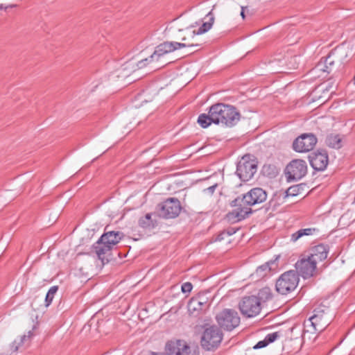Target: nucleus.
I'll use <instances>...</instances> for the list:
<instances>
[{"label": "nucleus", "instance_id": "1", "mask_svg": "<svg viewBox=\"0 0 355 355\" xmlns=\"http://www.w3.org/2000/svg\"><path fill=\"white\" fill-rule=\"evenodd\" d=\"M267 196L266 191L262 188L254 187L238 196L230 202L231 207L235 208L226 214V220L231 223H234L247 218L253 213L251 207L265 202Z\"/></svg>", "mask_w": 355, "mask_h": 355}, {"label": "nucleus", "instance_id": "2", "mask_svg": "<svg viewBox=\"0 0 355 355\" xmlns=\"http://www.w3.org/2000/svg\"><path fill=\"white\" fill-rule=\"evenodd\" d=\"M349 51V49L344 45L334 48L326 58L320 60L317 64V68L327 73L337 71L348 61Z\"/></svg>", "mask_w": 355, "mask_h": 355}, {"label": "nucleus", "instance_id": "3", "mask_svg": "<svg viewBox=\"0 0 355 355\" xmlns=\"http://www.w3.org/2000/svg\"><path fill=\"white\" fill-rule=\"evenodd\" d=\"M211 116H213L214 123L232 127L240 119V114L235 107L224 103H216L210 107Z\"/></svg>", "mask_w": 355, "mask_h": 355}, {"label": "nucleus", "instance_id": "4", "mask_svg": "<svg viewBox=\"0 0 355 355\" xmlns=\"http://www.w3.org/2000/svg\"><path fill=\"white\" fill-rule=\"evenodd\" d=\"M105 230H107V227ZM124 237V234L119 231H105L92 247L99 259L103 262L105 255L110 252L114 246Z\"/></svg>", "mask_w": 355, "mask_h": 355}, {"label": "nucleus", "instance_id": "5", "mask_svg": "<svg viewBox=\"0 0 355 355\" xmlns=\"http://www.w3.org/2000/svg\"><path fill=\"white\" fill-rule=\"evenodd\" d=\"M331 315L329 309L323 305H320L313 310V314L308 321L304 323V328L310 329H304V332H310L315 334V332H321L330 324Z\"/></svg>", "mask_w": 355, "mask_h": 355}, {"label": "nucleus", "instance_id": "6", "mask_svg": "<svg viewBox=\"0 0 355 355\" xmlns=\"http://www.w3.org/2000/svg\"><path fill=\"white\" fill-rule=\"evenodd\" d=\"M164 349L165 352H152L151 355H198V347L189 345L184 340H168Z\"/></svg>", "mask_w": 355, "mask_h": 355}, {"label": "nucleus", "instance_id": "7", "mask_svg": "<svg viewBox=\"0 0 355 355\" xmlns=\"http://www.w3.org/2000/svg\"><path fill=\"white\" fill-rule=\"evenodd\" d=\"M299 282L300 277L297 271H286L276 280L275 290L279 294L286 295L296 289Z\"/></svg>", "mask_w": 355, "mask_h": 355}, {"label": "nucleus", "instance_id": "8", "mask_svg": "<svg viewBox=\"0 0 355 355\" xmlns=\"http://www.w3.org/2000/svg\"><path fill=\"white\" fill-rule=\"evenodd\" d=\"M257 165V159L254 155H245L237 163L236 174L241 181L248 182L256 173Z\"/></svg>", "mask_w": 355, "mask_h": 355}, {"label": "nucleus", "instance_id": "9", "mask_svg": "<svg viewBox=\"0 0 355 355\" xmlns=\"http://www.w3.org/2000/svg\"><path fill=\"white\" fill-rule=\"evenodd\" d=\"M198 43H180L177 42H164L159 44L154 51V53L148 58L142 60L139 62L140 64L146 62H152L154 61H158L159 58L171 52H173L177 49L185 47H194L199 46Z\"/></svg>", "mask_w": 355, "mask_h": 355}, {"label": "nucleus", "instance_id": "10", "mask_svg": "<svg viewBox=\"0 0 355 355\" xmlns=\"http://www.w3.org/2000/svg\"><path fill=\"white\" fill-rule=\"evenodd\" d=\"M216 322L220 329L232 331L238 327L241 323L239 313L233 309H224L216 317Z\"/></svg>", "mask_w": 355, "mask_h": 355}, {"label": "nucleus", "instance_id": "11", "mask_svg": "<svg viewBox=\"0 0 355 355\" xmlns=\"http://www.w3.org/2000/svg\"><path fill=\"white\" fill-rule=\"evenodd\" d=\"M182 207L180 200L176 198H168L156 206L157 216L164 219H173L177 218Z\"/></svg>", "mask_w": 355, "mask_h": 355}, {"label": "nucleus", "instance_id": "12", "mask_svg": "<svg viewBox=\"0 0 355 355\" xmlns=\"http://www.w3.org/2000/svg\"><path fill=\"white\" fill-rule=\"evenodd\" d=\"M238 307L243 316L247 318L256 317L261 311V304L255 295L243 297Z\"/></svg>", "mask_w": 355, "mask_h": 355}, {"label": "nucleus", "instance_id": "13", "mask_svg": "<svg viewBox=\"0 0 355 355\" xmlns=\"http://www.w3.org/2000/svg\"><path fill=\"white\" fill-rule=\"evenodd\" d=\"M223 339V333L220 329L216 325H211L206 328L202 334L201 338L202 347L211 350L217 347Z\"/></svg>", "mask_w": 355, "mask_h": 355}, {"label": "nucleus", "instance_id": "14", "mask_svg": "<svg viewBox=\"0 0 355 355\" xmlns=\"http://www.w3.org/2000/svg\"><path fill=\"white\" fill-rule=\"evenodd\" d=\"M285 173L288 181L302 179L307 173L306 162L300 159L291 161L286 167Z\"/></svg>", "mask_w": 355, "mask_h": 355}, {"label": "nucleus", "instance_id": "15", "mask_svg": "<svg viewBox=\"0 0 355 355\" xmlns=\"http://www.w3.org/2000/svg\"><path fill=\"white\" fill-rule=\"evenodd\" d=\"M318 142L313 133H304L298 136L293 142V149L297 153H307L312 150Z\"/></svg>", "mask_w": 355, "mask_h": 355}, {"label": "nucleus", "instance_id": "16", "mask_svg": "<svg viewBox=\"0 0 355 355\" xmlns=\"http://www.w3.org/2000/svg\"><path fill=\"white\" fill-rule=\"evenodd\" d=\"M295 271L299 276L301 275L303 279H309L313 277L316 273L317 265L313 262L307 254L301 255L300 259L295 264Z\"/></svg>", "mask_w": 355, "mask_h": 355}, {"label": "nucleus", "instance_id": "17", "mask_svg": "<svg viewBox=\"0 0 355 355\" xmlns=\"http://www.w3.org/2000/svg\"><path fill=\"white\" fill-rule=\"evenodd\" d=\"M210 303L206 294L200 293L190 299L187 307L191 314L198 316L208 309Z\"/></svg>", "mask_w": 355, "mask_h": 355}, {"label": "nucleus", "instance_id": "18", "mask_svg": "<svg viewBox=\"0 0 355 355\" xmlns=\"http://www.w3.org/2000/svg\"><path fill=\"white\" fill-rule=\"evenodd\" d=\"M311 166L315 171H323L329 164V155L326 150L318 149L309 155Z\"/></svg>", "mask_w": 355, "mask_h": 355}, {"label": "nucleus", "instance_id": "19", "mask_svg": "<svg viewBox=\"0 0 355 355\" xmlns=\"http://www.w3.org/2000/svg\"><path fill=\"white\" fill-rule=\"evenodd\" d=\"M329 252V245L320 243L311 247L307 251V256L317 265L327 258Z\"/></svg>", "mask_w": 355, "mask_h": 355}, {"label": "nucleus", "instance_id": "20", "mask_svg": "<svg viewBox=\"0 0 355 355\" xmlns=\"http://www.w3.org/2000/svg\"><path fill=\"white\" fill-rule=\"evenodd\" d=\"M156 216L157 213H147L145 216L140 217L138 220L139 227L144 230L155 229L158 225Z\"/></svg>", "mask_w": 355, "mask_h": 355}, {"label": "nucleus", "instance_id": "21", "mask_svg": "<svg viewBox=\"0 0 355 355\" xmlns=\"http://www.w3.org/2000/svg\"><path fill=\"white\" fill-rule=\"evenodd\" d=\"M215 6H216V5H214L213 6V8L211 9V10L210 12H209L206 15V17L209 18L208 21L206 22H204L197 31H191V36L192 38H194V37L196 35L203 34L211 28V27L214 24V20H215L214 15L212 12Z\"/></svg>", "mask_w": 355, "mask_h": 355}, {"label": "nucleus", "instance_id": "22", "mask_svg": "<svg viewBox=\"0 0 355 355\" xmlns=\"http://www.w3.org/2000/svg\"><path fill=\"white\" fill-rule=\"evenodd\" d=\"M325 143L330 148L339 149L341 148V139L338 134H330L327 135Z\"/></svg>", "mask_w": 355, "mask_h": 355}, {"label": "nucleus", "instance_id": "23", "mask_svg": "<svg viewBox=\"0 0 355 355\" xmlns=\"http://www.w3.org/2000/svg\"><path fill=\"white\" fill-rule=\"evenodd\" d=\"M256 297L261 304V302H266L270 300L273 297V294L271 288L266 286L259 291L258 295Z\"/></svg>", "mask_w": 355, "mask_h": 355}, {"label": "nucleus", "instance_id": "24", "mask_svg": "<svg viewBox=\"0 0 355 355\" xmlns=\"http://www.w3.org/2000/svg\"><path fill=\"white\" fill-rule=\"evenodd\" d=\"M197 122L202 128H207L212 123H214V119L213 116H211L210 110H209V112L207 114H200L198 116Z\"/></svg>", "mask_w": 355, "mask_h": 355}, {"label": "nucleus", "instance_id": "25", "mask_svg": "<svg viewBox=\"0 0 355 355\" xmlns=\"http://www.w3.org/2000/svg\"><path fill=\"white\" fill-rule=\"evenodd\" d=\"M315 231V228L300 229L291 235V241L295 242L304 236L312 235Z\"/></svg>", "mask_w": 355, "mask_h": 355}, {"label": "nucleus", "instance_id": "26", "mask_svg": "<svg viewBox=\"0 0 355 355\" xmlns=\"http://www.w3.org/2000/svg\"><path fill=\"white\" fill-rule=\"evenodd\" d=\"M277 259L278 257H277L275 260L268 261L259 266L256 270L257 274L261 277L265 276L268 272H270L272 270L271 266L275 263V261Z\"/></svg>", "mask_w": 355, "mask_h": 355}, {"label": "nucleus", "instance_id": "27", "mask_svg": "<svg viewBox=\"0 0 355 355\" xmlns=\"http://www.w3.org/2000/svg\"><path fill=\"white\" fill-rule=\"evenodd\" d=\"M262 173L266 176L274 178L278 174V170L273 164H264L262 168Z\"/></svg>", "mask_w": 355, "mask_h": 355}, {"label": "nucleus", "instance_id": "28", "mask_svg": "<svg viewBox=\"0 0 355 355\" xmlns=\"http://www.w3.org/2000/svg\"><path fill=\"white\" fill-rule=\"evenodd\" d=\"M58 290V286H51L48 291L46 297H45V306H49L54 297L55 294L57 293Z\"/></svg>", "mask_w": 355, "mask_h": 355}, {"label": "nucleus", "instance_id": "29", "mask_svg": "<svg viewBox=\"0 0 355 355\" xmlns=\"http://www.w3.org/2000/svg\"><path fill=\"white\" fill-rule=\"evenodd\" d=\"M32 336H33V333L31 331H29L28 332V335H24L23 336H21L20 338L19 342H17V340H15L12 343V347H15L14 351H17L20 345H23L24 343L25 340H26L27 339H29Z\"/></svg>", "mask_w": 355, "mask_h": 355}, {"label": "nucleus", "instance_id": "30", "mask_svg": "<svg viewBox=\"0 0 355 355\" xmlns=\"http://www.w3.org/2000/svg\"><path fill=\"white\" fill-rule=\"evenodd\" d=\"M301 189V185H294L290 187L285 192V198L288 196H297Z\"/></svg>", "mask_w": 355, "mask_h": 355}, {"label": "nucleus", "instance_id": "31", "mask_svg": "<svg viewBox=\"0 0 355 355\" xmlns=\"http://www.w3.org/2000/svg\"><path fill=\"white\" fill-rule=\"evenodd\" d=\"M279 337V332L277 331V332L268 334L265 337V339L267 341L268 344H270V343H272L274 341H275L276 339Z\"/></svg>", "mask_w": 355, "mask_h": 355}, {"label": "nucleus", "instance_id": "32", "mask_svg": "<svg viewBox=\"0 0 355 355\" xmlns=\"http://www.w3.org/2000/svg\"><path fill=\"white\" fill-rule=\"evenodd\" d=\"M193 288V285L191 282H185L181 286V291L183 293H189Z\"/></svg>", "mask_w": 355, "mask_h": 355}, {"label": "nucleus", "instance_id": "33", "mask_svg": "<svg viewBox=\"0 0 355 355\" xmlns=\"http://www.w3.org/2000/svg\"><path fill=\"white\" fill-rule=\"evenodd\" d=\"M268 343L267 341L266 340V339L264 338L263 340H260L259 341L254 347L253 348L254 349H261V348H263V347H265L268 345Z\"/></svg>", "mask_w": 355, "mask_h": 355}, {"label": "nucleus", "instance_id": "34", "mask_svg": "<svg viewBox=\"0 0 355 355\" xmlns=\"http://www.w3.org/2000/svg\"><path fill=\"white\" fill-rule=\"evenodd\" d=\"M217 187V184L212 185L211 187H209L208 188L205 189L204 190L205 192H207L209 194H213L215 191L216 188Z\"/></svg>", "mask_w": 355, "mask_h": 355}, {"label": "nucleus", "instance_id": "35", "mask_svg": "<svg viewBox=\"0 0 355 355\" xmlns=\"http://www.w3.org/2000/svg\"><path fill=\"white\" fill-rule=\"evenodd\" d=\"M225 236H227L226 233L224 231H223L217 236L216 241H220L222 240H224Z\"/></svg>", "mask_w": 355, "mask_h": 355}, {"label": "nucleus", "instance_id": "36", "mask_svg": "<svg viewBox=\"0 0 355 355\" xmlns=\"http://www.w3.org/2000/svg\"><path fill=\"white\" fill-rule=\"evenodd\" d=\"M224 232L226 233L227 236H231L236 232V230L234 227H230L226 230H224Z\"/></svg>", "mask_w": 355, "mask_h": 355}, {"label": "nucleus", "instance_id": "37", "mask_svg": "<svg viewBox=\"0 0 355 355\" xmlns=\"http://www.w3.org/2000/svg\"><path fill=\"white\" fill-rule=\"evenodd\" d=\"M16 6H17L16 4H10V5L6 6H5L3 4H0V10L3 9V10H6L9 8H15Z\"/></svg>", "mask_w": 355, "mask_h": 355}, {"label": "nucleus", "instance_id": "38", "mask_svg": "<svg viewBox=\"0 0 355 355\" xmlns=\"http://www.w3.org/2000/svg\"><path fill=\"white\" fill-rule=\"evenodd\" d=\"M245 10H248V6H241V16L243 19L245 18Z\"/></svg>", "mask_w": 355, "mask_h": 355}, {"label": "nucleus", "instance_id": "39", "mask_svg": "<svg viewBox=\"0 0 355 355\" xmlns=\"http://www.w3.org/2000/svg\"><path fill=\"white\" fill-rule=\"evenodd\" d=\"M196 23L195 24H191V25L185 27L184 28H179L178 31H183L184 30H189V29H191V28H193L196 27Z\"/></svg>", "mask_w": 355, "mask_h": 355}, {"label": "nucleus", "instance_id": "40", "mask_svg": "<svg viewBox=\"0 0 355 355\" xmlns=\"http://www.w3.org/2000/svg\"><path fill=\"white\" fill-rule=\"evenodd\" d=\"M182 41H183V43H191L190 42H188V40L186 37H184L182 38ZM191 43H193V42Z\"/></svg>", "mask_w": 355, "mask_h": 355}, {"label": "nucleus", "instance_id": "41", "mask_svg": "<svg viewBox=\"0 0 355 355\" xmlns=\"http://www.w3.org/2000/svg\"><path fill=\"white\" fill-rule=\"evenodd\" d=\"M352 81L354 82V84L355 85V76H354Z\"/></svg>", "mask_w": 355, "mask_h": 355}, {"label": "nucleus", "instance_id": "42", "mask_svg": "<svg viewBox=\"0 0 355 355\" xmlns=\"http://www.w3.org/2000/svg\"><path fill=\"white\" fill-rule=\"evenodd\" d=\"M245 12H249V9L248 10H245Z\"/></svg>", "mask_w": 355, "mask_h": 355}]
</instances>
